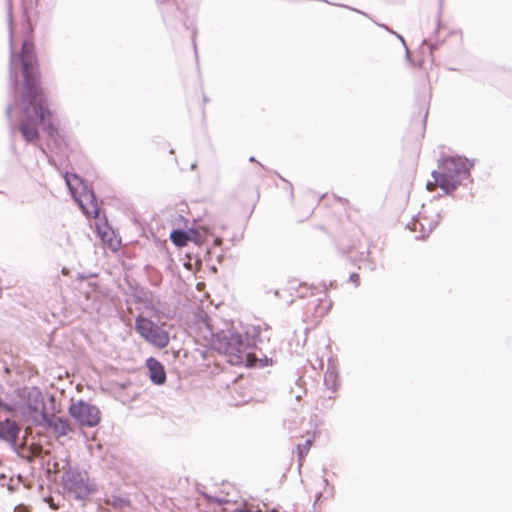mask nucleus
<instances>
[{
    "mask_svg": "<svg viewBox=\"0 0 512 512\" xmlns=\"http://www.w3.org/2000/svg\"><path fill=\"white\" fill-rule=\"evenodd\" d=\"M351 280H352V281H354V282L356 283V282L358 281V275L353 274V275L351 276Z\"/></svg>",
    "mask_w": 512,
    "mask_h": 512,
    "instance_id": "a211bd4d",
    "label": "nucleus"
},
{
    "mask_svg": "<svg viewBox=\"0 0 512 512\" xmlns=\"http://www.w3.org/2000/svg\"><path fill=\"white\" fill-rule=\"evenodd\" d=\"M235 512H260L259 510H253L251 507L245 506L244 509L237 510Z\"/></svg>",
    "mask_w": 512,
    "mask_h": 512,
    "instance_id": "f3484780",
    "label": "nucleus"
},
{
    "mask_svg": "<svg viewBox=\"0 0 512 512\" xmlns=\"http://www.w3.org/2000/svg\"><path fill=\"white\" fill-rule=\"evenodd\" d=\"M200 333L207 344L213 349L225 354L232 365H252L250 354L247 353V345L242 341L241 336L231 328L214 334L211 327L204 323Z\"/></svg>",
    "mask_w": 512,
    "mask_h": 512,
    "instance_id": "f03ea898",
    "label": "nucleus"
},
{
    "mask_svg": "<svg viewBox=\"0 0 512 512\" xmlns=\"http://www.w3.org/2000/svg\"><path fill=\"white\" fill-rule=\"evenodd\" d=\"M146 364L150 372L151 381L157 385L163 384L166 380V373L162 364L154 358H149Z\"/></svg>",
    "mask_w": 512,
    "mask_h": 512,
    "instance_id": "9d476101",
    "label": "nucleus"
},
{
    "mask_svg": "<svg viewBox=\"0 0 512 512\" xmlns=\"http://www.w3.org/2000/svg\"><path fill=\"white\" fill-rule=\"evenodd\" d=\"M65 181L83 213L88 217L97 218L99 216V209L95 202L93 192L89 190L76 175L66 176Z\"/></svg>",
    "mask_w": 512,
    "mask_h": 512,
    "instance_id": "423d86ee",
    "label": "nucleus"
},
{
    "mask_svg": "<svg viewBox=\"0 0 512 512\" xmlns=\"http://www.w3.org/2000/svg\"><path fill=\"white\" fill-rule=\"evenodd\" d=\"M100 236H101V239L104 243H107L108 246L112 249V250H117L118 246H119V241L116 240V239H113L112 238V235L110 232H107V231H104V232H100Z\"/></svg>",
    "mask_w": 512,
    "mask_h": 512,
    "instance_id": "4468645a",
    "label": "nucleus"
},
{
    "mask_svg": "<svg viewBox=\"0 0 512 512\" xmlns=\"http://www.w3.org/2000/svg\"><path fill=\"white\" fill-rule=\"evenodd\" d=\"M70 417L82 427H95L101 421L100 409L82 399L72 400L68 408Z\"/></svg>",
    "mask_w": 512,
    "mask_h": 512,
    "instance_id": "0eeeda50",
    "label": "nucleus"
},
{
    "mask_svg": "<svg viewBox=\"0 0 512 512\" xmlns=\"http://www.w3.org/2000/svg\"><path fill=\"white\" fill-rule=\"evenodd\" d=\"M472 163L462 157L445 158L438 171L433 172L434 182L427 183V189L432 190L439 186L443 191H453L460 182L468 175Z\"/></svg>",
    "mask_w": 512,
    "mask_h": 512,
    "instance_id": "7ed1b4c3",
    "label": "nucleus"
},
{
    "mask_svg": "<svg viewBox=\"0 0 512 512\" xmlns=\"http://www.w3.org/2000/svg\"><path fill=\"white\" fill-rule=\"evenodd\" d=\"M440 216L437 212L431 211L429 215L423 214L414 223L412 230L416 231L419 227L421 232L420 237H426L439 223Z\"/></svg>",
    "mask_w": 512,
    "mask_h": 512,
    "instance_id": "1a4fd4ad",
    "label": "nucleus"
},
{
    "mask_svg": "<svg viewBox=\"0 0 512 512\" xmlns=\"http://www.w3.org/2000/svg\"><path fill=\"white\" fill-rule=\"evenodd\" d=\"M10 114H11V108H8L7 109V115L10 116Z\"/></svg>",
    "mask_w": 512,
    "mask_h": 512,
    "instance_id": "6ab92c4d",
    "label": "nucleus"
},
{
    "mask_svg": "<svg viewBox=\"0 0 512 512\" xmlns=\"http://www.w3.org/2000/svg\"><path fill=\"white\" fill-rule=\"evenodd\" d=\"M42 425L51 427L58 436H64L71 431L68 421L55 417L54 413L49 415V420L45 421Z\"/></svg>",
    "mask_w": 512,
    "mask_h": 512,
    "instance_id": "9b49d317",
    "label": "nucleus"
},
{
    "mask_svg": "<svg viewBox=\"0 0 512 512\" xmlns=\"http://www.w3.org/2000/svg\"><path fill=\"white\" fill-rule=\"evenodd\" d=\"M325 384L329 386L332 389H335L337 387V375L334 373L333 370L327 371L325 373Z\"/></svg>",
    "mask_w": 512,
    "mask_h": 512,
    "instance_id": "2eb2a0df",
    "label": "nucleus"
},
{
    "mask_svg": "<svg viewBox=\"0 0 512 512\" xmlns=\"http://www.w3.org/2000/svg\"><path fill=\"white\" fill-rule=\"evenodd\" d=\"M215 243H216L217 245H219V244L221 243V240H220V239H216V240H215Z\"/></svg>",
    "mask_w": 512,
    "mask_h": 512,
    "instance_id": "aec40b11",
    "label": "nucleus"
},
{
    "mask_svg": "<svg viewBox=\"0 0 512 512\" xmlns=\"http://www.w3.org/2000/svg\"><path fill=\"white\" fill-rule=\"evenodd\" d=\"M19 432V427L15 422L10 420H5L0 423V438L15 443L16 438Z\"/></svg>",
    "mask_w": 512,
    "mask_h": 512,
    "instance_id": "f8f14e48",
    "label": "nucleus"
},
{
    "mask_svg": "<svg viewBox=\"0 0 512 512\" xmlns=\"http://www.w3.org/2000/svg\"><path fill=\"white\" fill-rule=\"evenodd\" d=\"M21 70L24 81V94L21 105L24 109L25 120L21 123V133L28 140H34L37 135L36 126L41 124L45 129H51L50 113L43 107V97L38 86L37 60L34 45L29 40L23 42L21 53H11V73Z\"/></svg>",
    "mask_w": 512,
    "mask_h": 512,
    "instance_id": "f257e3e1",
    "label": "nucleus"
},
{
    "mask_svg": "<svg viewBox=\"0 0 512 512\" xmlns=\"http://www.w3.org/2000/svg\"><path fill=\"white\" fill-rule=\"evenodd\" d=\"M21 398L27 408L29 418L36 424L49 420V415L55 413V399L52 395L43 394L38 388H24Z\"/></svg>",
    "mask_w": 512,
    "mask_h": 512,
    "instance_id": "20e7f679",
    "label": "nucleus"
},
{
    "mask_svg": "<svg viewBox=\"0 0 512 512\" xmlns=\"http://www.w3.org/2000/svg\"><path fill=\"white\" fill-rule=\"evenodd\" d=\"M135 329L145 341L157 348L163 349L169 344V333L150 319L137 317Z\"/></svg>",
    "mask_w": 512,
    "mask_h": 512,
    "instance_id": "6e6552de",
    "label": "nucleus"
},
{
    "mask_svg": "<svg viewBox=\"0 0 512 512\" xmlns=\"http://www.w3.org/2000/svg\"><path fill=\"white\" fill-rule=\"evenodd\" d=\"M2 407H4V405H3L2 401L0 400V409H1Z\"/></svg>",
    "mask_w": 512,
    "mask_h": 512,
    "instance_id": "412c9836",
    "label": "nucleus"
},
{
    "mask_svg": "<svg viewBox=\"0 0 512 512\" xmlns=\"http://www.w3.org/2000/svg\"><path fill=\"white\" fill-rule=\"evenodd\" d=\"M171 241L178 247H184L187 245L189 236L186 232L181 230H174L170 235Z\"/></svg>",
    "mask_w": 512,
    "mask_h": 512,
    "instance_id": "ddd939ff",
    "label": "nucleus"
},
{
    "mask_svg": "<svg viewBox=\"0 0 512 512\" xmlns=\"http://www.w3.org/2000/svg\"><path fill=\"white\" fill-rule=\"evenodd\" d=\"M66 494L77 500H84L95 492V486L85 472L68 470L62 478Z\"/></svg>",
    "mask_w": 512,
    "mask_h": 512,
    "instance_id": "39448f33",
    "label": "nucleus"
},
{
    "mask_svg": "<svg viewBox=\"0 0 512 512\" xmlns=\"http://www.w3.org/2000/svg\"><path fill=\"white\" fill-rule=\"evenodd\" d=\"M311 447V440H306L303 444L298 445V455L303 458Z\"/></svg>",
    "mask_w": 512,
    "mask_h": 512,
    "instance_id": "dca6fc26",
    "label": "nucleus"
}]
</instances>
